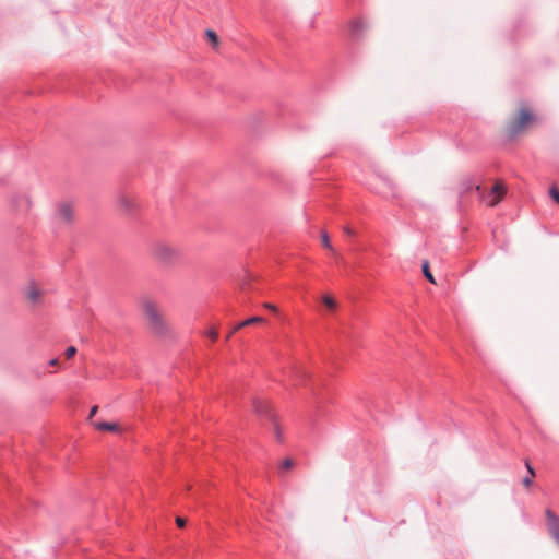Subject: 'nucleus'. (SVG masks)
<instances>
[{
  "label": "nucleus",
  "instance_id": "nucleus-1",
  "mask_svg": "<svg viewBox=\"0 0 559 559\" xmlns=\"http://www.w3.org/2000/svg\"><path fill=\"white\" fill-rule=\"evenodd\" d=\"M142 321L150 334L158 338L173 336V330L164 317L160 307L152 299L142 302Z\"/></svg>",
  "mask_w": 559,
  "mask_h": 559
},
{
  "label": "nucleus",
  "instance_id": "nucleus-2",
  "mask_svg": "<svg viewBox=\"0 0 559 559\" xmlns=\"http://www.w3.org/2000/svg\"><path fill=\"white\" fill-rule=\"evenodd\" d=\"M151 259L159 265L173 266L180 262L181 252L178 248L167 242H156L150 248Z\"/></svg>",
  "mask_w": 559,
  "mask_h": 559
},
{
  "label": "nucleus",
  "instance_id": "nucleus-3",
  "mask_svg": "<svg viewBox=\"0 0 559 559\" xmlns=\"http://www.w3.org/2000/svg\"><path fill=\"white\" fill-rule=\"evenodd\" d=\"M369 189L383 198H397L396 185L386 176L377 175L369 181Z\"/></svg>",
  "mask_w": 559,
  "mask_h": 559
},
{
  "label": "nucleus",
  "instance_id": "nucleus-4",
  "mask_svg": "<svg viewBox=\"0 0 559 559\" xmlns=\"http://www.w3.org/2000/svg\"><path fill=\"white\" fill-rule=\"evenodd\" d=\"M536 120L534 114L526 106H522L519 111V116L511 121L509 126V134L510 136H516L522 133L528 124L533 123Z\"/></svg>",
  "mask_w": 559,
  "mask_h": 559
},
{
  "label": "nucleus",
  "instance_id": "nucleus-5",
  "mask_svg": "<svg viewBox=\"0 0 559 559\" xmlns=\"http://www.w3.org/2000/svg\"><path fill=\"white\" fill-rule=\"evenodd\" d=\"M55 215L60 224L70 225L75 216L74 204L69 201L60 202L56 207Z\"/></svg>",
  "mask_w": 559,
  "mask_h": 559
},
{
  "label": "nucleus",
  "instance_id": "nucleus-6",
  "mask_svg": "<svg viewBox=\"0 0 559 559\" xmlns=\"http://www.w3.org/2000/svg\"><path fill=\"white\" fill-rule=\"evenodd\" d=\"M23 294L28 302L32 305H39L44 297L43 288L35 282H29L25 285Z\"/></svg>",
  "mask_w": 559,
  "mask_h": 559
},
{
  "label": "nucleus",
  "instance_id": "nucleus-7",
  "mask_svg": "<svg viewBox=\"0 0 559 559\" xmlns=\"http://www.w3.org/2000/svg\"><path fill=\"white\" fill-rule=\"evenodd\" d=\"M135 198H132L126 193L119 195L117 205L118 210L123 215H130L135 211Z\"/></svg>",
  "mask_w": 559,
  "mask_h": 559
},
{
  "label": "nucleus",
  "instance_id": "nucleus-8",
  "mask_svg": "<svg viewBox=\"0 0 559 559\" xmlns=\"http://www.w3.org/2000/svg\"><path fill=\"white\" fill-rule=\"evenodd\" d=\"M506 194V188L501 183H496L490 192L487 194V197L484 199V201L489 206L497 205L504 197Z\"/></svg>",
  "mask_w": 559,
  "mask_h": 559
},
{
  "label": "nucleus",
  "instance_id": "nucleus-9",
  "mask_svg": "<svg viewBox=\"0 0 559 559\" xmlns=\"http://www.w3.org/2000/svg\"><path fill=\"white\" fill-rule=\"evenodd\" d=\"M547 526L550 535L559 545V516H557L551 510H546Z\"/></svg>",
  "mask_w": 559,
  "mask_h": 559
},
{
  "label": "nucleus",
  "instance_id": "nucleus-10",
  "mask_svg": "<svg viewBox=\"0 0 559 559\" xmlns=\"http://www.w3.org/2000/svg\"><path fill=\"white\" fill-rule=\"evenodd\" d=\"M92 426L98 430L104 432H120L121 427L118 423H107V421H100V420H94L92 421Z\"/></svg>",
  "mask_w": 559,
  "mask_h": 559
},
{
  "label": "nucleus",
  "instance_id": "nucleus-11",
  "mask_svg": "<svg viewBox=\"0 0 559 559\" xmlns=\"http://www.w3.org/2000/svg\"><path fill=\"white\" fill-rule=\"evenodd\" d=\"M264 321H265V320H264V318H262V317H252V318H249V319H247V320H245V321H242V322L238 323V324L234 328L233 332L227 336V340H229V338H230V336H231V334H233V333H235V332L239 331L240 329H242V328H245V326H248V325H251V324L262 323V322H264Z\"/></svg>",
  "mask_w": 559,
  "mask_h": 559
},
{
  "label": "nucleus",
  "instance_id": "nucleus-12",
  "mask_svg": "<svg viewBox=\"0 0 559 559\" xmlns=\"http://www.w3.org/2000/svg\"><path fill=\"white\" fill-rule=\"evenodd\" d=\"M253 407H254V411L258 414H267L270 406H269V404L265 401L255 400L253 402Z\"/></svg>",
  "mask_w": 559,
  "mask_h": 559
},
{
  "label": "nucleus",
  "instance_id": "nucleus-13",
  "mask_svg": "<svg viewBox=\"0 0 559 559\" xmlns=\"http://www.w3.org/2000/svg\"><path fill=\"white\" fill-rule=\"evenodd\" d=\"M350 31L354 35L358 34L364 29V22L361 20H355L350 22Z\"/></svg>",
  "mask_w": 559,
  "mask_h": 559
},
{
  "label": "nucleus",
  "instance_id": "nucleus-14",
  "mask_svg": "<svg viewBox=\"0 0 559 559\" xmlns=\"http://www.w3.org/2000/svg\"><path fill=\"white\" fill-rule=\"evenodd\" d=\"M205 35H206L209 41L212 44V46L214 48H216L218 46V36H217V34L214 31H212V29H207Z\"/></svg>",
  "mask_w": 559,
  "mask_h": 559
},
{
  "label": "nucleus",
  "instance_id": "nucleus-15",
  "mask_svg": "<svg viewBox=\"0 0 559 559\" xmlns=\"http://www.w3.org/2000/svg\"><path fill=\"white\" fill-rule=\"evenodd\" d=\"M423 272H424V275L425 277L432 284H436V281H435V277L433 275L431 274L430 270H429V264L427 261H425L423 263Z\"/></svg>",
  "mask_w": 559,
  "mask_h": 559
},
{
  "label": "nucleus",
  "instance_id": "nucleus-16",
  "mask_svg": "<svg viewBox=\"0 0 559 559\" xmlns=\"http://www.w3.org/2000/svg\"><path fill=\"white\" fill-rule=\"evenodd\" d=\"M322 302L331 310L336 308V301L329 295L322 297Z\"/></svg>",
  "mask_w": 559,
  "mask_h": 559
},
{
  "label": "nucleus",
  "instance_id": "nucleus-17",
  "mask_svg": "<svg viewBox=\"0 0 559 559\" xmlns=\"http://www.w3.org/2000/svg\"><path fill=\"white\" fill-rule=\"evenodd\" d=\"M321 240H322V245H323L326 249H329V250H333V246H332V243H331V241H330L329 235H328L325 231H323V233L321 234Z\"/></svg>",
  "mask_w": 559,
  "mask_h": 559
},
{
  "label": "nucleus",
  "instance_id": "nucleus-18",
  "mask_svg": "<svg viewBox=\"0 0 559 559\" xmlns=\"http://www.w3.org/2000/svg\"><path fill=\"white\" fill-rule=\"evenodd\" d=\"M293 466H294V462H293V460H290V459H285V460L282 462V464H281L280 468H281V471H289Z\"/></svg>",
  "mask_w": 559,
  "mask_h": 559
},
{
  "label": "nucleus",
  "instance_id": "nucleus-19",
  "mask_svg": "<svg viewBox=\"0 0 559 559\" xmlns=\"http://www.w3.org/2000/svg\"><path fill=\"white\" fill-rule=\"evenodd\" d=\"M549 195L559 204V189L556 186L549 189Z\"/></svg>",
  "mask_w": 559,
  "mask_h": 559
},
{
  "label": "nucleus",
  "instance_id": "nucleus-20",
  "mask_svg": "<svg viewBox=\"0 0 559 559\" xmlns=\"http://www.w3.org/2000/svg\"><path fill=\"white\" fill-rule=\"evenodd\" d=\"M17 198L23 202L22 210L27 211L31 207V200L25 195H19Z\"/></svg>",
  "mask_w": 559,
  "mask_h": 559
},
{
  "label": "nucleus",
  "instance_id": "nucleus-21",
  "mask_svg": "<svg viewBox=\"0 0 559 559\" xmlns=\"http://www.w3.org/2000/svg\"><path fill=\"white\" fill-rule=\"evenodd\" d=\"M75 354L76 348L74 346H69L64 352V356L67 359H71Z\"/></svg>",
  "mask_w": 559,
  "mask_h": 559
},
{
  "label": "nucleus",
  "instance_id": "nucleus-22",
  "mask_svg": "<svg viewBox=\"0 0 559 559\" xmlns=\"http://www.w3.org/2000/svg\"><path fill=\"white\" fill-rule=\"evenodd\" d=\"M206 336H209L212 341H216L217 337H218V332L216 329H210L207 332H206Z\"/></svg>",
  "mask_w": 559,
  "mask_h": 559
},
{
  "label": "nucleus",
  "instance_id": "nucleus-23",
  "mask_svg": "<svg viewBox=\"0 0 559 559\" xmlns=\"http://www.w3.org/2000/svg\"><path fill=\"white\" fill-rule=\"evenodd\" d=\"M97 412H98V406H96V405H95V406H93V407L91 408V411H90V415H88L87 420L92 423V421H93L92 419H93V417L97 414Z\"/></svg>",
  "mask_w": 559,
  "mask_h": 559
},
{
  "label": "nucleus",
  "instance_id": "nucleus-24",
  "mask_svg": "<svg viewBox=\"0 0 559 559\" xmlns=\"http://www.w3.org/2000/svg\"><path fill=\"white\" fill-rule=\"evenodd\" d=\"M274 432H275L276 439L278 441H282V432H281L280 426L277 424L274 425Z\"/></svg>",
  "mask_w": 559,
  "mask_h": 559
},
{
  "label": "nucleus",
  "instance_id": "nucleus-25",
  "mask_svg": "<svg viewBox=\"0 0 559 559\" xmlns=\"http://www.w3.org/2000/svg\"><path fill=\"white\" fill-rule=\"evenodd\" d=\"M525 466L527 468V472H528L530 476L534 477L535 476V472H534V469H533V467H532V465H531V463L528 461L525 462Z\"/></svg>",
  "mask_w": 559,
  "mask_h": 559
},
{
  "label": "nucleus",
  "instance_id": "nucleus-26",
  "mask_svg": "<svg viewBox=\"0 0 559 559\" xmlns=\"http://www.w3.org/2000/svg\"><path fill=\"white\" fill-rule=\"evenodd\" d=\"M532 483H533V477H531V476L524 477V479H523V485H524L525 487H527V488H528V487H531V486H532Z\"/></svg>",
  "mask_w": 559,
  "mask_h": 559
},
{
  "label": "nucleus",
  "instance_id": "nucleus-27",
  "mask_svg": "<svg viewBox=\"0 0 559 559\" xmlns=\"http://www.w3.org/2000/svg\"><path fill=\"white\" fill-rule=\"evenodd\" d=\"M176 524H177V526H178V527H185V525H186V520H185V519H182V518H179V516H178V518L176 519Z\"/></svg>",
  "mask_w": 559,
  "mask_h": 559
},
{
  "label": "nucleus",
  "instance_id": "nucleus-28",
  "mask_svg": "<svg viewBox=\"0 0 559 559\" xmlns=\"http://www.w3.org/2000/svg\"><path fill=\"white\" fill-rule=\"evenodd\" d=\"M264 307H265L266 309L271 310V311H274V312H276V311H277L276 306H274V305H272V304H267V302H266V304H264Z\"/></svg>",
  "mask_w": 559,
  "mask_h": 559
},
{
  "label": "nucleus",
  "instance_id": "nucleus-29",
  "mask_svg": "<svg viewBox=\"0 0 559 559\" xmlns=\"http://www.w3.org/2000/svg\"><path fill=\"white\" fill-rule=\"evenodd\" d=\"M344 233H345L346 235H348V236H353V235H354V231H353V229H352L350 227H345V228H344Z\"/></svg>",
  "mask_w": 559,
  "mask_h": 559
},
{
  "label": "nucleus",
  "instance_id": "nucleus-30",
  "mask_svg": "<svg viewBox=\"0 0 559 559\" xmlns=\"http://www.w3.org/2000/svg\"><path fill=\"white\" fill-rule=\"evenodd\" d=\"M49 365L50 366H58L59 365V359L58 358H53L49 361Z\"/></svg>",
  "mask_w": 559,
  "mask_h": 559
}]
</instances>
